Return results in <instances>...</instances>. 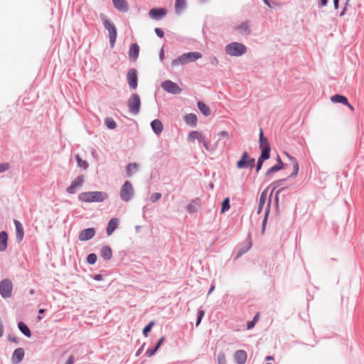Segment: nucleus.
I'll use <instances>...</instances> for the list:
<instances>
[{
    "label": "nucleus",
    "instance_id": "a878e982",
    "mask_svg": "<svg viewBox=\"0 0 364 364\" xmlns=\"http://www.w3.org/2000/svg\"><path fill=\"white\" fill-rule=\"evenodd\" d=\"M235 28L241 34L247 35L250 33V25L247 21L241 23L238 26H236Z\"/></svg>",
    "mask_w": 364,
    "mask_h": 364
},
{
    "label": "nucleus",
    "instance_id": "b1692460",
    "mask_svg": "<svg viewBox=\"0 0 364 364\" xmlns=\"http://www.w3.org/2000/svg\"><path fill=\"white\" fill-rule=\"evenodd\" d=\"M118 219L116 218H112L109 223L108 226L107 228V233L108 235H110L114 230L117 228L118 225Z\"/></svg>",
    "mask_w": 364,
    "mask_h": 364
},
{
    "label": "nucleus",
    "instance_id": "aec40b11",
    "mask_svg": "<svg viewBox=\"0 0 364 364\" xmlns=\"http://www.w3.org/2000/svg\"><path fill=\"white\" fill-rule=\"evenodd\" d=\"M151 126L154 132L157 135L160 134L164 129V126L161 122L159 119L153 120L151 123Z\"/></svg>",
    "mask_w": 364,
    "mask_h": 364
},
{
    "label": "nucleus",
    "instance_id": "8fccbe9b",
    "mask_svg": "<svg viewBox=\"0 0 364 364\" xmlns=\"http://www.w3.org/2000/svg\"><path fill=\"white\" fill-rule=\"evenodd\" d=\"M157 351V349L156 348H154L153 350H148L146 351V354L148 355V356H152Z\"/></svg>",
    "mask_w": 364,
    "mask_h": 364
},
{
    "label": "nucleus",
    "instance_id": "49530a36",
    "mask_svg": "<svg viewBox=\"0 0 364 364\" xmlns=\"http://www.w3.org/2000/svg\"><path fill=\"white\" fill-rule=\"evenodd\" d=\"M264 161V160L261 159L260 158L258 159L257 164V166H256V171L257 172H258L261 169Z\"/></svg>",
    "mask_w": 364,
    "mask_h": 364
},
{
    "label": "nucleus",
    "instance_id": "4c0bfd02",
    "mask_svg": "<svg viewBox=\"0 0 364 364\" xmlns=\"http://www.w3.org/2000/svg\"><path fill=\"white\" fill-rule=\"evenodd\" d=\"M230 208V201L229 198H225L222 203L221 213H224L227 211Z\"/></svg>",
    "mask_w": 364,
    "mask_h": 364
},
{
    "label": "nucleus",
    "instance_id": "e2e57ef3",
    "mask_svg": "<svg viewBox=\"0 0 364 364\" xmlns=\"http://www.w3.org/2000/svg\"><path fill=\"white\" fill-rule=\"evenodd\" d=\"M9 340L11 342H14V343H16L17 342V340L16 338H9Z\"/></svg>",
    "mask_w": 364,
    "mask_h": 364
},
{
    "label": "nucleus",
    "instance_id": "a211bd4d",
    "mask_svg": "<svg viewBox=\"0 0 364 364\" xmlns=\"http://www.w3.org/2000/svg\"><path fill=\"white\" fill-rule=\"evenodd\" d=\"M139 53V47L136 43H132L129 50V58L135 61L138 58Z\"/></svg>",
    "mask_w": 364,
    "mask_h": 364
},
{
    "label": "nucleus",
    "instance_id": "c756f323",
    "mask_svg": "<svg viewBox=\"0 0 364 364\" xmlns=\"http://www.w3.org/2000/svg\"><path fill=\"white\" fill-rule=\"evenodd\" d=\"M287 156H288V158L292 161L293 163V168H294V171L292 172V173L291 174V176H294L295 177L297 174H298V172H299V164L298 162L296 161V159L291 156H290L289 154H287Z\"/></svg>",
    "mask_w": 364,
    "mask_h": 364
},
{
    "label": "nucleus",
    "instance_id": "2eb2a0df",
    "mask_svg": "<svg viewBox=\"0 0 364 364\" xmlns=\"http://www.w3.org/2000/svg\"><path fill=\"white\" fill-rule=\"evenodd\" d=\"M24 357V350L23 348H17L16 349L12 355V362L14 364L19 363Z\"/></svg>",
    "mask_w": 364,
    "mask_h": 364
},
{
    "label": "nucleus",
    "instance_id": "e433bc0d",
    "mask_svg": "<svg viewBox=\"0 0 364 364\" xmlns=\"http://www.w3.org/2000/svg\"><path fill=\"white\" fill-rule=\"evenodd\" d=\"M76 159L79 167L83 168L84 169L88 168V163L86 161L82 160L79 155L76 156Z\"/></svg>",
    "mask_w": 364,
    "mask_h": 364
},
{
    "label": "nucleus",
    "instance_id": "ea45409f",
    "mask_svg": "<svg viewBox=\"0 0 364 364\" xmlns=\"http://www.w3.org/2000/svg\"><path fill=\"white\" fill-rule=\"evenodd\" d=\"M270 149H262L259 158L263 160H267L269 158Z\"/></svg>",
    "mask_w": 364,
    "mask_h": 364
},
{
    "label": "nucleus",
    "instance_id": "bf43d9fd",
    "mask_svg": "<svg viewBox=\"0 0 364 364\" xmlns=\"http://www.w3.org/2000/svg\"><path fill=\"white\" fill-rule=\"evenodd\" d=\"M328 0H321V6H324L327 4Z\"/></svg>",
    "mask_w": 364,
    "mask_h": 364
},
{
    "label": "nucleus",
    "instance_id": "c03bdc74",
    "mask_svg": "<svg viewBox=\"0 0 364 364\" xmlns=\"http://www.w3.org/2000/svg\"><path fill=\"white\" fill-rule=\"evenodd\" d=\"M204 315H205V311L203 310H200L198 311V320H197V322H196V326H197L200 324V323L203 317L204 316Z\"/></svg>",
    "mask_w": 364,
    "mask_h": 364
},
{
    "label": "nucleus",
    "instance_id": "a19ab883",
    "mask_svg": "<svg viewBox=\"0 0 364 364\" xmlns=\"http://www.w3.org/2000/svg\"><path fill=\"white\" fill-rule=\"evenodd\" d=\"M218 364H226L225 355L223 353H220L217 357Z\"/></svg>",
    "mask_w": 364,
    "mask_h": 364
},
{
    "label": "nucleus",
    "instance_id": "f704fd0d",
    "mask_svg": "<svg viewBox=\"0 0 364 364\" xmlns=\"http://www.w3.org/2000/svg\"><path fill=\"white\" fill-rule=\"evenodd\" d=\"M199 203L198 200H193L187 205V210L190 213L197 211Z\"/></svg>",
    "mask_w": 364,
    "mask_h": 364
},
{
    "label": "nucleus",
    "instance_id": "412c9836",
    "mask_svg": "<svg viewBox=\"0 0 364 364\" xmlns=\"http://www.w3.org/2000/svg\"><path fill=\"white\" fill-rule=\"evenodd\" d=\"M8 235L5 231L0 232V251L4 252L7 248Z\"/></svg>",
    "mask_w": 364,
    "mask_h": 364
},
{
    "label": "nucleus",
    "instance_id": "20e7f679",
    "mask_svg": "<svg viewBox=\"0 0 364 364\" xmlns=\"http://www.w3.org/2000/svg\"><path fill=\"white\" fill-rule=\"evenodd\" d=\"M226 53L232 56H240L245 53L246 47L240 43L234 42L225 47Z\"/></svg>",
    "mask_w": 364,
    "mask_h": 364
},
{
    "label": "nucleus",
    "instance_id": "f8f14e48",
    "mask_svg": "<svg viewBox=\"0 0 364 364\" xmlns=\"http://www.w3.org/2000/svg\"><path fill=\"white\" fill-rule=\"evenodd\" d=\"M84 182L83 176H77L71 183V185L67 188V192L69 193H74L76 189L82 186Z\"/></svg>",
    "mask_w": 364,
    "mask_h": 364
},
{
    "label": "nucleus",
    "instance_id": "ddd939ff",
    "mask_svg": "<svg viewBox=\"0 0 364 364\" xmlns=\"http://www.w3.org/2000/svg\"><path fill=\"white\" fill-rule=\"evenodd\" d=\"M167 11L164 8L152 9L149 11V15L151 18L158 20L166 16Z\"/></svg>",
    "mask_w": 364,
    "mask_h": 364
},
{
    "label": "nucleus",
    "instance_id": "4d7b16f0",
    "mask_svg": "<svg viewBox=\"0 0 364 364\" xmlns=\"http://www.w3.org/2000/svg\"><path fill=\"white\" fill-rule=\"evenodd\" d=\"M338 1L339 0H333L334 7L336 9L338 8Z\"/></svg>",
    "mask_w": 364,
    "mask_h": 364
},
{
    "label": "nucleus",
    "instance_id": "7ed1b4c3",
    "mask_svg": "<svg viewBox=\"0 0 364 364\" xmlns=\"http://www.w3.org/2000/svg\"><path fill=\"white\" fill-rule=\"evenodd\" d=\"M102 21L104 25V27L107 30L109 33V43L111 48H113L114 46L116 39H117V28L114 26V24L109 21L105 16H102Z\"/></svg>",
    "mask_w": 364,
    "mask_h": 364
},
{
    "label": "nucleus",
    "instance_id": "39448f33",
    "mask_svg": "<svg viewBox=\"0 0 364 364\" xmlns=\"http://www.w3.org/2000/svg\"><path fill=\"white\" fill-rule=\"evenodd\" d=\"M255 160L252 158L247 151H244L241 159L237 161L236 167L239 169L252 168L255 166Z\"/></svg>",
    "mask_w": 364,
    "mask_h": 364
},
{
    "label": "nucleus",
    "instance_id": "13d9d810",
    "mask_svg": "<svg viewBox=\"0 0 364 364\" xmlns=\"http://www.w3.org/2000/svg\"><path fill=\"white\" fill-rule=\"evenodd\" d=\"M215 289V285L214 284H212L209 291H208V294H211Z\"/></svg>",
    "mask_w": 364,
    "mask_h": 364
},
{
    "label": "nucleus",
    "instance_id": "dca6fc26",
    "mask_svg": "<svg viewBox=\"0 0 364 364\" xmlns=\"http://www.w3.org/2000/svg\"><path fill=\"white\" fill-rule=\"evenodd\" d=\"M16 227V236L17 241L21 242L24 236V230L21 223L17 220H14Z\"/></svg>",
    "mask_w": 364,
    "mask_h": 364
},
{
    "label": "nucleus",
    "instance_id": "f257e3e1",
    "mask_svg": "<svg viewBox=\"0 0 364 364\" xmlns=\"http://www.w3.org/2000/svg\"><path fill=\"white\" fill-rule=\"evenodd\" d=\"M107 197V193L102 191L83 192L78 196L79 200L84 203L102 202Z\"/></svg>",
    "mask_w": 364,
    "mask_h": 364
},
{
    "label": "nucleus",
    "instance_id": "603ef678",
    "mask_svg": "<svg viewBox=\"0 0 364 364\" xmlns=\"http://www.w3.org/2000/svg\"><path fill=\"white\" fill-rule=\"evenodd\" d=\"M255 323L254 321H249L247 323V328L251 329L255 326Z\"/></svg>",
    "mask_w": 364,
    "mask_h": 364
},
{
    "label": "nucleus",
    "instance_id": "37998d69",
    "mask_svg": "<svg viewBox=\"0 0 364 364\" xmlns=\"http://www.w3.org/2000/svg\"><path fill=\"white\" fill-rule=\"evenodd\" d=\"M154 322L151 321L143 330V333L145 336L147 335V333L151 331L152 326H154Z\"/></svg>",
    "mask_w": 364,
    "mask_h": 364
},
{
    "label": "nucleus",
    "instance_id": "f03ea898",
    "mask_svg": "<svg viewBox=\"0 0 364 364\" xmlns=\"http://www.w3.org/2000/svg\"><path fill=\"white\" fill-rule=\"evenodd\" d=\"M202 55L199 52H189L183 54L178 58L174 59L171 62V65L173 67H177L178 65H183L184 64H187L191 62H194L200 58H201Z\"/></svg>",
    "mask_w": 364,
    "mask_h": 364
},
{
    "label": "nucleus",
    "instance_id": "338daca9",
    "mask_svg": "<svg viewBox=\"0 0 364 364\" xmlns=\"http://www.w3.org/2000/svg\"><path fill=\"white\" fill-rule=\"evenodd\" d=\"M100 277H101V276H100V274H98V275H96V276H95V279L96 280H99V279H100Z\"/></svg>",
    "mask_w": 364,
    "mask_h": 364
},
{
    "label": "nucleus",
    "instance_id": "6e6d98bb",
    "mask_svg": "<svg viewBox=\"0 0 364 364\" xmlns=\"http://www.w3.org/2000/svg\"><path fill=\"white\" fill-rule=\"evenodd\" d=\"M220 136H225V137H228V133L225 131H223L220 133Z\"/></svg>",
    "mask_w": 364,
    "mask_h": 364
},
{
    "label": "nucleus",
    "instance_id": "bb28decb",
    "mask_svg": "<svg viewBox=\"0 0 364 364\" xmlns=\"http://www.w3.org/2000/svg\"><path fill=\"white\" fill-rule=\"evenodd\" d=\"M331 100L335 103H342L343 105H348V99L341 95H335L331 97Z\"/></svg>",
    "mask_w": 364,
    "mask_h": 364
},
{
    "label": "nucleus",
    "instance_id": "9d476101",
    "mask_svg": "<svg viewBox=\"0 0 364 364\" xmlns=\"http://www.w3.org/2000/svg\"><path fill=\"white\" fill-rule=\"evenodd\" d=\"M188 139L191 142H193L195 139H197L198 141L201 142L203 144L206 149H208V146L205 141V137L201 133L197 131H193L191 133H189Z\"/></svg>",
    "mask_w": 364,
    "mask_h": 364
},
{
    "label": "nucleus",
    "instance_id": "72a5a7b5",
    "mask_svg": "<svg viewBox=\"0 0 364 364\" xmlns=\"http://www.w3.org/2000/svg\"><path fill=\"white\" fill-rule=\"evenodd\" d=\"M186 5V0H176L175 9L177 13H181Z\"/></svg>",
    "mask_w": 364,
    "mask_h": 364
},
{
    "label": "nucleus",
    "instance_id": "0e129e2a",
    "mask_svg": "<svg viewBox=\"0 0 364 364\" xmlns=\"http://www.w3.org/2000/svg\"><path fill=\"white\" fill-rule=\"evenodd\" d=\"M266 360H273L274 358H273L272 356L268 355V356L266 357Z\"/></svg>",
    "mask_w": 364,
    "mask_h": 364
},
{
    "label": "nucleus",
    "instance_id": "2f4dec72",
    "mask_svg": "<svg viewBox=\"0 0 364 364\" xmlns=\"http://www.w3.org/2000/svg\"><path fill=\"white\" fill-rule=\"evenodd\" d=\"M19 330L27 337H31V331L28 326L23 322H19L18 324Z\"/></svg>",
    "mask_w": 364,
    "mask_h": 364
},
{
    "label": "nucleus",
    "instance_id": "864d4df0",
    "mask_svg": "<svg viewBox=\"0 0 364 364\" xmlns=\"http://www.w3.org/2000/svg\"><path fill=\"white\" fill-rule=\"evenodd\" d=\"M267 214H268V210L266 211V213H265V218H264V219L263 220V230H262L263 231L264 230V226H265L266 221H267Z\"/></svg>",
    "mask_w": 364,
    "mask_h": 364
},
{
    "label": "nucleus",
    "instance_id": "f3484780",
    "mask_svg": "<svg viewBox=\"0 0 364 364\" xmlns=\"http://www.w3.org/2000/svg\"><path fill=\"white\" fill-rule=\"evenodd\" d=\"M235 360L237 364H244L247 358V353L243 350H238L235 353Z\"/></svg>",
    "mask_w": 364,
    "mask_h": 364
},
{
    "label": "nucleus",
    "instance_id": "79ce46f5",
    "mask_svg": "<svg viewBox=\"0 0 364 364\" xmlns=\"http://www.w3.org/2000/svg\"><path fill=\"white\" fill-rule=\"evenodd\" d=\"M161 197V193H153L151 197H150V200L151 202L153 203H155L156 202L157 200H159Z\"/></svg>",
    "mask_w": 364,
    "mask_h": 364
},
{
    "label": "nucleus",
    "instance_id": "3c124183",
    "mask_svg": "<svg viewBox=\"0 0 364 364\" xmlns=\"http://www.w3.org/2000/svg\"><path fill=\"white\" fill-rule=\"evenodd\" d=\"M74 362H75L74 356L73 355H70L69 357L68 360H67L65 364H74Z\"/></svg>",
    "mask_w": 364,
    "mask_h": 364
},
{
    "label": "nucleus",
    "instance_id": "7c9ffc66",
    "mask_svg": "<svg viewBox=\"0 0 364 364\" xmlns=\"http://www.w3.org/2000/svg\"><path fill=\"white\" fill-rule=\"evenodd\" d=\"M198 107L205 116H208L210 114V108L205 103L202 102H198Z\"/></svg>",
    "mask_w": 364,
    "mask_h": 364
},
{
    "label": "nucleus",
    "instance_id": "680f3d73",
    "mask_svg": "<svg viewBox=\"0 0 364 364\" xmlns=\"http://www.w3.org/2000/svg\"><path fill=\"white\" fill-rule=\"evenodd\" d=\"M159 56H160L161 60H162L164 58V53L163 49L161 50Z\"/></svg>",
    "mask_w": 364,
    "mask_h": 364
},
{
    "label": "nucleus",
    "instance_id": "423d86ee",
    "mask_svg": "<svg viewBox=\"0 0 364 364\" xmlns=\"http://www.w3.org/2000/svg\"><path fill=\"white\" fill-rule=\"evenodd\" d=\"M127 105L129 107V112L133 114L139 113L140 109L141 101L139 96L134 93L131 95L128 100Z\"/></svg>",
    "mask_w": 364,
    "mask_h": 364
},
{
    "label": "nucleus",
    "instance_id": "0eeeda50",
    "mask_svg": "<svg viewBox=\"0 0 364 364\" xmlns=\"http://www.w3.org/2000/svg\"><path fill=\"white\" fill-rule=\"evenodd\" d=\"M134 194V188L129 181H126L120 190V197L124 201H129Z\"/></svg>",
    "mask_w": 364,
    "mask_h": 364
},
{
    "label": "nucleus",
    "instance_id": "a18cd8bd",
    "mask_svg": "<svg viewBox=\"0 0 364 364\" xmlns=\"http://www.w3.org/2000/svg\"><path fill=\"white\" fill-rule=\"evenodd\" d=\"M9 168L8 163L0 164V173L4 172Z\"/></svg>",
    "mask_w": 364,
    "mask_h": 364
},
{
    "label": "nucleus",
    "instance_id": "5701e85b",
    "mask_svg": "<svg viewBox=\"0 0 364 364\" xmlns=\"http://www.w3.org/2000/svg\"><path fill=\"white\" fill-rule=\"evenodd\" d=\"M277 164H276L275 166L271 167L267 171V175H270L273 173H275L281 169L283 168V166H284V164L282 162V161L281 160L280 157L278 156H277Z\"/></svg>",
    "mask_w": 364,
    "mask_h": 364
},
{
    "label": "nucleus",
    "instance_id": "58836bf2",
    "mask_svg": "<svg viewBox=\"0 0 364 364\" xmlns=\"http://www.w3.org/2000/svg\"><path fill=\"white\" fill-rule=\"evenodd\" d=\"M97 255L94 253L88 255L87 262L90 264H94L97 261Z\"/></svg>",
    "mask_w": 364,
    "mask_h": 364
},
{
    "label": "nucleus",
    "instance_id": "4be33fe9",
    "mask_svg": "<svg viewBox=\"0 0 364 364\" xmlns=\"http://www.w3.org/2000/svg\"><path fill=\"white\" fill-rule=\"evenodd\" d=\"M100 255L102 258H104L106 260L111 259L112 257V251L110 247L109 246H103L100 251Z\"/></svg>",
    "mask_w": 364,
    "mask_h": 364
},
{
    "label": "nucleus",
    "instance_id": "473e14b6",
    "mask_svg": "<svg viewBox=\"0 0 364 364\" xmlns=\"http://www.w3.org/2000/svg\"><path fill=\"white\" fill-rule=\"evenodd\" d=\"M138 164L136 163H132L127 165V173L128 176H131L133 173H134L138 169Z\"/></svg>",
    "mask_w": 364,
    "mask_h": 364
},
{
    "label": "nucleus",
    "instance_id": "1a4fd4ad",
    "mask_svg": "<svg viewBox=\"0 0 364 364\" xmlns=\"http://www.w3.org/2000/svg\"><path fill=\"white\" fill-rule=\"evenodd\" d=\"M161 87L166 92L171 94H179L181 89L179 86L171 80H166L161 84Z\"/></svg>",
    "mask_w": 364,
    "mask_h": 364
},
{
    "label": "nucleus",
    "instance_id": "5fc2aeb1",
    "mask_svg": "<svg viewBox=\"0 0 364 364\" xmlns=\"http://www.w3.org/2000/svg\"><path fill=\"white\" fill-rule=\"evenodd\" d=\"M259 314L257 313L253 318L252 321H254L255 323L258 321Z\"/></svg>",
    "mask_w": 364,
    "mask_h": 364
},
{
    "label": "nucleus",
    "instance_id": "052dcab7",
    "mask_svg": "<svg viewBox=\"0 0 364 364\" xmlns=\"http://www.w3.org/2000/svg\"><path fill=\"white\" fill-rule=\"evenodd\" d=\"M263 1H264V3L267 6H268L269 8H271V7H272V6H271V4H270V3H269V0H263Z\"/></svg>",
    "mask_w": 364,
    "mask_h": 364
},
{
    "label": "nucleus",
    "instance_id": "6e6552de",
    "mask_svg": "<svg viewBox=\"0 0 364 364\" xmlns=\"http://www.w3.org/2000/svg\"><path fill=\"white\" fill-rule=\"evenodd\" d=\"M13 284L11 280L5 279L0 282V294L3 298H9L11 296Z\"/></svg>",
    "mask_w": 364,
    "mask_h": 364
},
{
    "label": "nucleus",
    "instance_id": "cd10ccee",
    "mask_svg": "<svg viewBox=\"0 0 364 364\" xmlns=\"http://www.w3.org/2000/svg\"><path fill=\"white\" fill-rule=\"evenodd\" d=\"M184 120L186 124L191 126H196L197 122V117L195 114H188L185 116Z\"/></svg>",
    "mask_w": 364,
    "mask_h": 364
},
{
    "label": "nucleus",
    "instance_id": "de8ad7c7",
    "mask_svg": "<svg viewBox=\"0 0 364 364\" xmlns=\"http://www.w3.org/2000/svg\"><path fill=\"white\" fill-rule=\"evenodd\" d=\"M155 33L160 38H162L164 35V31L161 28H155Z\"/></svg>",
    "mask_w": 364,
    "mask_h": 364
},
{
    "label": "nucleus",
    "instance_id": "c9c22d12",
    "mask_svg": "<svg viewBox=\"0 0 364 364\" xmlns=\"http://www.w3.org/2000/svg\"><path fill=\"white\" fill-rule=\"evenodd\" d=\"M105 124L107 127V128H109L110 129H114L117 127L116 122L112 118H109V117L105 119Z\"/></svg>",
    "mask_w": 364,
    "mask_h": 364
},
{
    "label": "nucleus",
    "instance_id": "393cba45",
    "mask_svg": "<svg viewBox=\"0 0 364 364\" xmlns=\"http://www.w3.org/2000/svg\"><path fill=\"white\" fill-rule=\"evenodd\" d=\"M259 148L261 150L270 149V145L268 142V140L267 138L264 137L263 132L262 129L260 130L259 133Z\"/></svg>",
    "mask_w": 364,
    "mask_h": 364
},
{
    "label": "nucleus",
    "instance_id": "c85d7f7f",
    "mask_svg": "<svg viewBox=\"0 0 364 364\" xmlns=\"http://www.w3.org/2000/svg\"><path fill=\"white\" fill-rule=\"evenodd\" d=\"M267 201V191H264L259 198V205L257 208V213H260L263 209V206L264 205L265 203Z\"/></svg>",
    "mask_w": 364,
    "mask_h": 364
},
{
    "label": "nucleus",
    "instance_id": "09e8293b",
    "mask_svg": "<svg viewBox=\"0 0 364 364\" xmlns=\"http://www.w3.org/2000/svg\"><path fill=\"white\" fill-rule=\"evenodd\" d=\"M164 336L161 337L157 342L156 346H155V348H156L157 350L160 348V346L162 345V343H164Z\"/></svg>",
    "mask_w": 364,
    "mask_h": 364
},
{
    "label": "nucleus",
    "instance_id": "69168bd1",
    "mask_svg": "<svg viewBox=\"0 0 364 364\" xmlns=\"http://www.w3.org/2000/svg\"><path fill=\"white\" fill-rule=\"evenodd\" d=\"M346 105L348 106L350 110H352V111L354 110V107L349 103H348V105Z\"/></svg>",
    "mask_w": 364,
    "mask_h": 364
},
{
    "label": "nucleus",
    "instance_id": "4468645a",
    "mask_svg": "<svg viewBox=\"0 0 364 364\" xmlns=\"http://www.w3.org/2000/svg\"><path fill=\"white\" fill-rule=\"evenodd\" d=\"M95 235V230L94 228H87L80 232L78 238L80 241H86L92 238Z\"/></svg>",
    "mask_w": 364,
    "mask_h": 364
},
{
    "label": "nucleus",
    "instance_id": "774afa93",
    "mask_svg": "<svg viewBox=\"0 0 364 364\" xmlns=\"http://www.w3.org/2000/svg\"><path fill=\"white\" fill-rule=\"evenodd\" d=\"M44 312H45V310H44V309H40V310H39V313H40V314H43Z\"/></svg>",
    "mask_w": 364,
    "mask_h": 364
},
{
    "label": "nucleus",
    "instance_id": "9b49d317",
    "mask_svg": "<svg viewBox=\"0 0 364 364\" xmlns=\"http://www.w3.org/2000/svg\"><path fill=\"white\" fill-rule=\"evenodd\" d=\"M128 84L132 89L137 87L136 70L134 68L129 69L127 73Z\"/></svg>",
    "mask_w": 364,
    "mask_h": 364
},
{
    "label": "nucleus",
    "instance_id": "6ab92c4d",
    "mask_svg": "<svg viewBox=\"0 0 364 364\" xmlns=\"http://www.w3.org/2000/svg\"><path fill=\"white\" fill-rule=\"evenodd\" d=\"M114 6L122 12H127L129 9L128 3L126 0H112Z\"/></svg>",
    "mask_w": 364,
    "mask_h": 364
}]
</instances>
